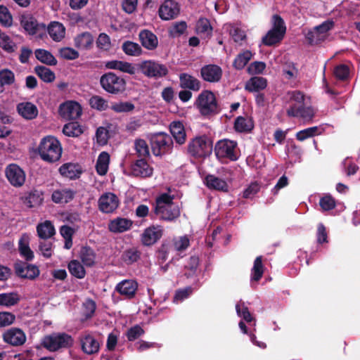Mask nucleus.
Wrapping results in <instances>:
<instances>
[{
  "label": "nucleus",
  "instance_id": "1",
  "mask_svg": "<svg viewBox=\"0 0 360 360\" xmlns=\"http://www.w3.org/2000/svg\"><path fill=\"white\" fill-rule=\"evenodd\" d=\"M290 105L286 114L290 117H297L305 123L309 124L315 117L316 110L305 101L304 94L300 91H292L288 93Z\"/></svg>",
  "mask_w": 360,
  "mask_h": 360
},
{
  "label": "nucleus",
  "instance_id": "2",
  "mask_svg": "<svg viewBox=\"0 0 360 360\" xmlns=\"http://www.w3.org/2000/svg\"><path fill=\"white\" fill-rule=\"evenodd\" d=\"M37 151L44 161L52 163L59 160L61 158L62 147L60 141L56 137L47 136L41 140Z\"/></svg>",
  "mask_w": 360,
  "mask_h": 360
},
{
  "label": "nucleus",
  "instance_id": "3",
  "mask_svg": "<svg viewBox=\"0 0 360 360\" xmlns=\"http://www.w3.org/2000/svg\"><path fill=\"white\" fill-rule=\"evenodd\" d=\"M41 345L51 352L63 351L74 345V338L65 332L52 333L41 339Z\"/></svg>",
  "mask_w": 360,
  "mask_h": 360
},
{
  "label": "nucleus",
  "instance_id": "4",
  "mask_svg": "<svg viewBox=\"0 0 360 360\" xmlns=\"http://www.w3.org/2000/svg\"><path fill=\"white\" fill-rule=\"evenodd\" d=\"M200 115L210 118L220 112L217 98L214 94L210 90H203L198 96L194 103Z\"/></svg>",
  "mask_w": 360,
  "mask_h": 360
},
{
  "label": "nucleus",
  "instance_id": "5",
  "mask_svg": "<svg viewBox=\"0 0 360 360\" xmlns=\"http://www.w3.org/2000/svg\"><path fill=\"white\" fill-rule=\"evenodd\" d=\"M212 150V141L206 135L191 139L186 147L187 153L194 158H205Z\"/></svg>",
  "mask_w": 360,
  "mask_h": 360
},
{
  "label": "nucleus",
  "instance_id": "6",
  "mask_svg": "<svg viewBox=\"0 0 360 360\" xmlns=\"http://www.w3.org/2000/svg\"><path fill=\"white\" fill-rule=\"evenodd\" d=\"M100 85L107 93L112 95L123 94L126 90V80L112 72H108L100 77Z\"/></svg>",
  "mask_w": 360,
  "mask_h": 360
},
{
  "label": "nucleus",
  "instance_id": "7",
  "mask_svg": "<svg viewBox=\"0 0 360 360\" xmlns=\"http://www.w3.org/2000/svg\"><path fill=\"white\" fill-rule=\"evenodd\" d=\"M150 146L155 156L171 154L174 148L172 138L167 133L159 132L150 138Z\"/></svg>",
  "mask_w": 360,
  "mask_h": 360
},
{
  "label": "nucleus",
  "instance_id": "8",
  "mask_svg": "<svg viewBox=\"0 0 360 360\" xmlns=\"http://www.w3.org/2000/svg\"><path fill=\"white\" fill-rule=\"evenodd\" d=\"M141 72L147 77L159 79L167 76L169 73L167 67L158 61L143 60L139 64Z\"/></svg>",
  "mask_w": 360,
  "mask_h": 360
},
{
  "label": "nucleus",
  "instance_id": "9",
  "mask_svg": "<svg viewBox=\"0 0 360 360\" xmlns=\"http://www.w3.org/2000/svg\"><path fill=\"white\" fill-rule=\"evenodd\" d=\"M237 143L228 139L220 140L217 142L214 146V153L218 158H226L231 161L238 160L236 153Z\"/></svg>",
  "mask_w": 360,
  "mask_h": 360
},
{
  "label": "nucleus",
  "instance_id": "10",
  "mask_svg": "<svg viewBox=\"0 0 360 360\" xmlns=\"http://www.w3.org/2000/svg\"><path fill=\"white\" fill-rule=\"evenodd\" d=\"M334 25L333 20H328L315 27L313 30L309 31L306 35L309 44L311 45L320 44L326 39L328 32L333 28Z\"/></svg>",
  "mask_w": 360,
  "mask_h": 360
},
{
  "label": "nucleus",
  "instance_id": "11",
  "mask_svg": "<svg viewBox=\"0 0 360 360\" xmlns=\"http://www.w3.org/2000/svg\"><path fill=\"white\" fill-rule=\"evenodd\" d=\"M58 112L62 118L67 120H74L82 115V109L78 102L68 101L60 105Z\"/></svg>",
  "mask_w": 360,
  "mask_h": 360
},
{
  "label": "nucleus",
  "instance_id": "12",
  "mask_svg": "<svg viewBox=\"0 0 360 360\" xmlns=\"http://www.w3.org/2000/svg\"><path fill=\"white\" fill-rule=\"evenodd\" d=\"M20 26L24 32L29 35H35L40 30H45L44 23H39L37 20L30 13H24L19 16Z\"/></svg>",
  "mask_w": 360,
  "mask_h": 360
},
{
  "label": "nucleus",
  "instance_id": "13",
  "mask_svg": "<svg viewBox=\"0 0 360 360\" xmlns=\"http://www.w3.org/2000/svg\"><path fill=\"white\" fill-rule=\"evenodd\" d=\"M5 175L8 182L14 187H21L25 181L24 170L16 164H9L5 169Z\"/></svg>",
  "mask_w": 360,
  "mask_h": 360
},
{
  "label": "nucleus",
  "instance_id": "14",
  "mask_svg": "<svg viewBox=\"0 0 360 360\" xmlns=\"http://www.w3.org/2000/svg\"><path fill=\"white\" fill-rule=\"evenodd\" d=\"M15 274L22 278L34 280L39 275V268L34 264H30L22 261H18L13 266Z\"/></svg>",
  "mask_w": 360,
  "mask_h": 360
},
{
  "label": "nucleus",
  "instance_id": "15",
  "mask_svg": "<svg viewBox=\"0 0 360 360\" xmlns=\"http://www.w3.org/2000/svg\"><path fill=\"white\" fill-rule=\"evenodd\" d=\"M180 216V210L178 205L174 204L170 205H165L158 211L153 210L150 213V217L152 219H156L159 217L160 219L167 221H172Z\"/></svg>",
  "mask_w": 360,
  "mask_h": 360
},
{
  "label": "nucleus",
  "instance_id": "16",
  "mask_svg": "<svg viewBox=\"0 0 360 360\" xmlns=\"http://www.w3.org/2000/svg\"><path fill=\"white\" fill-rule=\"evenodd\" d=\"M223 75V71L220 66L215 64H209L202 66L200 69L202 79L210 83L219 82Z\"/></svg>",
  "mask_w": 360,
  "mask_h": 360
},
{
  "label": "nucleus",
  "instance_id": "17",
  "mask_svg": "<svg viewBox=\"0 0 360 360\" xmlns=\"http://www.w3.org/2000/svg\"><path fill=\"white\" fill-rule=\"evenodd\" d=\"M98 209L103 213H112L119 206V199L117 196L112 193H105L98 199Z\"/></svg>",
  "mask_w": 360,
  "mask_h": 360
},
{
  "label": "nucleus",
  "instance_id": "18",
  "mask_svg": "<svg viewBox=\"0 0 360 360\" xmlns=\"http://www.w3.org/2000/svg\"><path fill=\"white\" fill-rule=\"evenodd\" d=\"M2 338L5 342L12 346L22 345L26 341L25 333L18 328H11L6 330Z\"/></svg>",
  "mask_w": 360,
  "mask_h": 360
},
{
  "label": "nucleus",
  "instance_id": "19",
  "mask_svg": "<svg viewBox=\"0 0 360 360\" xmlns=\"http://www.w3.org/2000/svg\"><path fill=\"white\" fill-rule=\"evenodd\" d=\"M163 235L160 226H150L146 229L141 235V243L145 246H150L159 240Z\"/></svg>",
  "mask_w": 360,
  "mask_h": 360
},
{
  "label": "nucleus",
  "instance_id": "20",
  "mask_svg": "<svg viewBox=\"0 0 360 360\" xmlns=\"http://www.w3.org/2000/svg\"><path fill=\"white\" fill-rule=\"evenodd\" d=\"M158 13L162 20H169L173 19L179 13L178 4L173 0H166L160 6Z\"/></svg>",
  "mask_w": 360,
  "mask_h": 360
},
{
  "label": "nucleus",
  "instance_id": "21",
  "mask_svg": "<svg viewBox=\"0 0 360 360\" xmlns=\"http://www.w3.org/2000/svg\"><path fill=\"white\" fill-rule=\"evenodd\" d=\"M153 167L143 158L137 160L131 167V173L132 176L136 177H150L153 175Z\"/></svg>",
  "mask_w": 360,
  "mask_h": 360
},
{
  "label": "nucleus",
  "instance_id": "22",
  "mask_svg": "<svg viewBox=\"0 0 360 360\" xmlns=\"http://www.w3.org/2000/svg\"><path fill=\"white\" fill-rule=\"evenodd\" d=\"M138 289V283L134 280H124L117 284L115 290L128 299L133 298Z\"/></svg>",
  "mask_w": 360,
  "mask_h": 360
},
{
  "label": "nucleus",
  "instance_id": "23",
  "mask_svg": "<svg viewBox=\"0 0 360 360\" xmlns=\"http://www.w3.org/2000/svg\"><path fill=\"white\" fill-rule=\"evenodd\" d=\"M170 133L176 143L182 146L186 141V133L182 122L180 121H174L169 124Z\"/></svg>",
  "mask_w": 360,
  "mask_h": 360
},
{
  "label": "nucleus",
  "instance_id": "24",
  "mask_svg": "<svg viewBox=\"0 0 360 360\" xmlns=\"http://www.w3.org/2000/svg\"><path fill=\"white\" fill-rule=\"evenodd\" d=\"M59 172L64 177L70 179H76L79 178L82 173V169L79 164L68 162L60 167Z\"/></svg>",
  "mask_w": 360,
  "mask_h": 360
},
{
  "label": "nucleus",
  "instance_id": "25",
  "mask_svg": "<svg viewBox=\"0 0 360 360\" xmlns=\"http://www.w3.org/2000/svg\"><path fill=\"white\" fill-rule=\"evenodd\" d=\"M133 225L131 219L117 217L110 221L108 229L112 233H123L129 230Z\"/></svg>",
  "mask_w": 360,
  "mask_h": 360
},
{
  "label": "nucleus",
  "instance_id": "26",
  "mask_svg": "<svg viewBox=\"0 0 360 360\" xmlns=\"http://www.w3.org/2000/svg\"><path fill=\"white\" fill-rule=\"evenodd\" d=\"M82 350L87 354H94L99 351L98 342L90 334L82 336L80 339Z\"/></svg>",
  "mask_w": 360,
  "mask_h": 360
},
{
  "label": "nucleus",
  "instance_id": "27",
  "mask_svg": "<svg viewBox=\"0 0 360 360\" xmlns=\"http://www.w3.org/2000/svg\"><path fill=\"white\" fill-rule=\"evenodd\" d=\"M204 183L210 189L223 192L229 191V186L226 181L214 174H207L205 177Z\"/></svg>",
  "mask_w": 360,
  "mask_h": 360
},
{
  "label": "nucleus",
  "instance_id": "28",
  "mask_svg": "<svg viewBox=\"0 0 360 360\" xmlns=\"http://www.w3.org/2000/svg\"><path fill=\"white\" fill-rule=\"evenodd\" d=\"M139 39L142 46L148 50H154L158 45L157 36L148 30H141L139 33Z\"/></svg>",
  "mask_w": 360,
  "mask_h": 360
},
{
  "label": "nucleus",
  "instance_id": "29",
  "mask_svg": "<svg viewBox=\"0 0 360 360\" xmlns=\"http://www.w3.org/2000/svg\"><path fill=\"white\" fill-rule=\"evenodd\" d=\"M18 114L26 120H33L38 115L37 106L31 102H22L17 105Z\"/></svg>",
  "mask_w": 360,
  "mask_h": 360
},
{
  "label": "nucleus",
  "instance_id": "30",
  "mask_svg": "<svg viewBox=\"0 0 360 360\" xmlns=\"http://www.w3.org/2000/svg\"><path fill=\"white\" fill-rule=\"evenodd\" d=\"M75 194L76 191L70 188L56 190L51 195V199L55 203H68L74 199Z\"/></svg>",
  "mask_w": 360,
  "mask_h": 360
},
{
  "label": "nucleus",
  "instance_id": "31",
  "mask_svg": "<svg viewBox=\"0 0 360 360\" xmlns=\"http://www.w3.org/2000/svg\"><path fill=\"white\" fill-rule=\"evenodd\" d=\"M23 203L30 208L39 206L43 200V193L38 190H32L22 198Z\"/></svg>",
  "mask_w": 360,
  "mask_h": 360
},
{
  "label": "nucleus",
  "instance_id": "32",
  "mask_svg": "<svg viewBox=\"0 0 360 360\" xmlns=\"http://www.w3.org/2000/svg\"><path fill=\"white\" fill-rule=\"evenodd\" d=\"M179 82L180 86L183 89L198 91L201 87L200 82L197 78L187 73L180 74Z\"/></svg>",
  "mask_w": 360,
  "mask_h": 360
},
{
  "label": "nucleus",
  "instance_id": "33",
  "mask_svg": "<svg viewBox=\"0 0 360 360\" xmlns=\"http://www.w3.org/2000/svg\"><path fill=\"white\" fill-rule=\"evenodd\" d=\"M212 27L206 18H200L196 22L195 31L201 38L209 39L212 35Z\"/></svg>",
  "mask_w": 360,
  "mask_h": 360
},
{
  "label": "nucleus",
  "instance_id": "34",
  "mask_svg": "<svg viewBox=\"0 0 360 360\" xmlns=\"http://www.w3.org/2000/svg\"><path fill=\"white\" fill-rule=\"evenodd\" d=\"M47 31L51 38L55 41H60L65 34V28L59 22H51L47 27Z\"/></svg>",
  "mask_w": 360,
  "mask_h": 360
},
{
  "label": "nucleus",
  "instance_id": "35",
  "mask_svg": "<svg viewBox=\"0 0 360 360\" xmlns=\"http://www.w3.org/2000/svg\"><path fill=\"white\" fill-rule=\"evenodd\" d=\"M94 43V37L89 32H82L74 39L75 47L80 49H91Z\"/></svg>",
  "mask_w": 360,
  "mask_h": 360
},
{
  "label": "nucleus",
  "instance_id": "36",
  "mask_svg": "<svg viewBox=\"0 0 360 360\" xmlns=\"http://www.w3.org/2000/svg\"><path fill=\"white\" fill-rule=\"evenodd\" d=\"M105 68L110 70H118L122 72H126L130 75L135 74V68L131 63L121 61V60H110L108 61L105 65Z\"/></svg>",
  "mask_w": 360,
  "mask_h": 360
},
{
  "label": "nucleus",
  "instance_id": "37",
  "mask_svg": "<svg viewBox=\"0 0 360 360\" xmlns=\"http://www.w3.org/2000/svg\"><path fill=\"white\" fill-rule=\"evenodd\" d=\"M267 86L266 79L262 77H252L245 84V90L250 92H259Z\"/></svg>",
  "mask_w": 360,
  "mask_h": 360
},
{
  "label": "nucleus",
  "instance_id": "38",
  "mask_svg": "<svg viewBox=\"0 0 360 360\" xmlns=\"http://www.w3.org/2000/svg\"><path fill=\"white\" fill-rule=\"evenodd\" d=\"M37 232L38 236L43 240L50 238L56 233L53 225L50 221L48 220L37 225Z\"/></svg>",
  "mask_w": 360,
  "mask_h": 360
},
{
  "label": "nucleus",
  "instance_id": "39",
  "mask_svg": "<svg viewBox=\"0 0 360 360\" xmlns=\"http://www.w3.org/2000/svg\"><path fill=\"white\" fill-rule=\"evenodd\" d=\"M234 129L238 132H250L254 128L252 120L248 117L238 116L234 122Z\"/></svg>",
  "mask_w": 360,
  "mask_h": 360
},
{
  "label": "nucleus",
  "instance_id": "40",
  "mask_svg": "<svg viewBox=\"0 0 360 360\" xmlns=\"http://www.w3.org/2000/svg\"><path fill=\"white\" fill-rule=\"evenodd\" d=\"M79 257L82 263L86 266H93L95 264L96 253L89 246H83L79 251Z\"/></svg>",
  "mask_w": 360,
  "mask_h": 360
},
{
  "label": "nucleus",
  "instance_id": "41",
  "mask_svg": "<svg viewBox=\"0 0 360 360\" xmlns=\"http://www.w3.org/2000/svg\"><path fill=\"white\" fill-rule=\"evenodd\" d=\"M283 32H278L274 30H270L262 37V43L265 46H272L279 44L284 37Z\"/></svg>",
  "mask_w": 360,
  "mask_h": 360
},
{
  "label": "nucleus",
  "instance_id": "42",
  "mask_svg": "<svg viewBox=\"0 0 360 360\" xmlns=\"http://www.w3.org/2000/svg\"><path fill=\"white\" fill-rule=\"evenodd\" d=\"M15 82V74L8 68L0 70V94L5 90V86H11Z\"/></svg>",
  "mask_w": 360,
  "mask_h": 360
},
{
  "label": "nucleus",
  "instance_id": "43",
  "mask_svg": "<svg viewBox=\"0 0 360 360\" xmlns=\"http://www.w3.org/2000/svg\"><path fill=\"white\" fill-rule=\"evenodd\" d=\"M63 132L69 137H78L83 134L84 130L78 122H70L64 125Z\"/></svg>",
  "mask_w": 360,
  "mask_h": 360
},
{
  "label": "nucleus",
  "instance_id": "44",
  "mask_svg": "<svg viewBox=\"0 0 360 360\" xmlns=\"http://www.w3.org/2000/svg\"><path fill=\"white\" fill-rule=\"evenodd\" d=\"M35 57L42 63L48 65H56L57 60L53 54L45 49H38L34 51Z\"/></svg>",
  "mask_w": 360,
  "mask_h": 360
},
{
  "label": "nucleus",
  "instance_id": "45",
  "mask_svg": "<svg viewBox=\"0 0 360 360\" xmlns=\"http://www.w3.org/2000/svg\"><path fill=\"white\" fill-rule=\"evenodd\" d=\"M110 155L107 152H101L97 159L96 169L99 175H105L108 169Z\"/></svg>",
  "mask_w": 360,
  "mask_h": 360
},
{
  "label": "nucleus",
  "instance_id": "46",
  "mask_svg": "<svg viewBox=\"0 0 360 360\" xmlns=\"http://www.w3.org/2000/svg\"><path fill=\"white\" fill-rule=\"evenodd\" d=\"M36 75L44 82L51 83L55 80V73L49 68L37 65L34 68Z\"/></svg>",
  "mask_w": 360,
  "mask_h": 360
},
{
  "label": "nucleus",
  "instance_id": "47",
  "mask_svg": "<svg viewBox=\"0 0 360 360\" xmlns=\"http://www.w3.org/2000/svg\"><path fill=\"white\" fill-rule=\"evenodd\" d=\"M141 252L136 248H131L124 250L121 259L127 264H132L137 262L141 257Z\"/></svg>",
  "mask_w": 360,
  "mask_h": 360
},
{
  "label": "nucleus",
  "instance_id": "48",
  "mask_svg": "<svg viewBox=\"0 0 360 360\" xmlns=\"http://www.w3.org/2000/svg\"><path fill=\"white\" fill-rule=\"evenodd\" d=\"M321 134V129L315 126L297 131L295 134L297 140L303 141L307 139L314 137Z\"/></svg>",
  "mask_w": 360,
  "mask_h": 360
},
{
  "label": "nucleus",
  "instance_id": "49",
  "mask_svg": "<svg viewBox=\"0 0 360 360\" xmlns=\"http://www.w3.org/2000/svg\"><path fill=\"white\" fill-rule=\"evenodd\" d=\"M264 269L262 257H257L254 261L253 267L251 270V280L254 281H259L263 276Z\"/></svg>",
  "mask_w": 360,
  "mask_h": 360
},
{
  "label": "nucleus",
  "instance_id": "50",
  "mask_svg": "<svg viewBox=\"0 0 360 360\" xmlns=\"http://www.w3.org/2000/svg\"><path fill=\"white\" fill-rule=\"evenodd\" d=\"M252 57L251 51L246 50L237 55L233 60V66L236 70H242Z\"/></svg>",
  "mask_w": 360,
  "mask_h": 360
},
{
  "label": "nucleus",
  "instance_id": "51",
  "mask_svg": "<svg viewBox=\"0 0 360 360\" xmlns=\"http://www.w3.org/2000/svg\"><path fill=\"white\" fill-rule=\"evenodd\" d=\"M18 250L20 255L27 261L30 262L34 259V252L29 246L28 241H25L22 237L18 242Z\"/></svg>",
  "mask_w": 360,
  "mask_h": 360
},
{
  "label": "nucleus",
  "instance_id": "52",
  "mask_svg": "<svg viewBox=\"0 0 360 360\" xmlns=\"http://www.w3.org/2000/svg\"><path fill=\"white\" fill-rule=\"evenodd\" d=\"M0 47L7 53H13L16 48V44L11 38L5 32L0 30Z\"/></svg>",
  "mask_w": 360,
  "mask_h": 360
},
{
  "label": "nucleus",
  "instance_id": "53",
  "mask_svg": "<svg viewBox=\"0 0 360 360\" xmlns=\"http://www.w3.org/2000/svg\"><path fill=\"white\" fill-rule=\"evenodd\" d=\"M70 273L77 278H83L86 275V271L83 265L77 260H72L68 264Z\"/></svg>",
  "mask_w": 360,
  "mask_h": 360
},
{
  "label": "nucleus",
  "instance_id": "54",
  "mask_svg": "<svg viewBox=\"0 0 360 360\" xmlns=\"http://www.w3.org/2000/svg\"><path fill=\"white\" fill-rule=\"evenodd\" d=\"M122 49L128 56H137L141 54L142 49L137 43L126 41L122 44Z\"/></svg>",
  "mask_w": 360,
  "mask_h": 360
},
{
  "label": "nucleus",
  "instance_id": "55",
  "mask_svg": "<svg viewBox=\"0 0 360 360\" xmlns=\"http://www.w3.org/2000/svg\"><path fill=\"white\" fill-rule=\"evenodd\" d=\"M89 103L91 108L98 111H105L109 108L108 101L98 95L92 96Z\"/></svg>",
  "mask_w": 360,
  "mask_h": 360
},
{
  "label": "nucleus",
  "instance_id": "56",
  "mask_svg": "<svg viewBox=\"0 0 360 360\" xmlns=\"http://www.w3.org/2000/svg\"><path fill=\"white\" fill-rule=\"evenodd\" d=\"M174 196L170 195L168 193H164L158 196L155 199V202L153 204V210L156 211L160 210L165 205L168 206L174 204L173 202Z\"/></svg>",
  "mask_w": 360,
  "mask_h": 360
},
{
  "label": "nucleus",
  "instance_id": "57",
  "mask_svg": "<svg viewBox=\"0 0 360 360\" xmlns=\"http://www.w3.org/2000/svg\"><path fill=\"white\" fill-rule=\"evenodd\" d=\"M134 148L140 158L146 159L150 156L149 147L144 139H136L134 142Z\"/></svg>",
  "mask_w": 360,
  "mask_h": 360
},
{
  "label": "nucleus",
  "instance_id": "58",
  "mask_svg": "<svg viewBox=\"0 0 360 360\" xmlns=\"http://www.w3.org/2000/svg\"><path fill=\"white\" fill-rule=\"evenodd\" d=\"M20 301L19 295L16 292L1 293L0 305L6 307L14 306Z\"/></svg>",
  "mask_w": 360,
  "mask_h": 360
},
{
  "label": "nucleus",
  "instance_id": "59",
  "mask_svg": "<svg viewBox=\"0 0 360 360\" xmlns=\"http://www.w3.org/2000/svg\"><path fill=\"white\" fill-rule=\"evenodd\" d=\"M110 108L117 113L130 112L134 110L135 105L129 101H120L114 103Z\"/></svg>",
  "mask_w": 360,
  "mask_h": 360
},
{
  "label": "nucleus",
  "instance_id": "60",
  "mask_svg": "<svg viewBox=\"0 0 360 360\" xmlns=\"http://www.w3.org/2000/svg\"><path fill=\"white\" fill-rule=\"evenodd\" d=\"M186 29L187 24L185 21L176 22L170 27L169 34L173 38L179 37L186 32Z\"/></svg>",
  "mask_w": 360,
  "mask_h": 360
},
{
  "label": "nucleus",
  "instance_id": "61",
  "mask_svg": "<svg viewBox=\"0 0 360 360\" xmlns=\"http://www.w3.org/2000/svg\"><path fill=\"white\" fill-rule=\"evenodd\" d=\"M0 24L5 27H10L13 24V16L4 5H0Z\"/></svg>",
  "mask_w": 360,
  "mask_h": 360
},
{
  "label": "nucleus",
  "instance_id": "62",
  "mask_svg": "<svg viewBox=\"0 0 360 360\" xmlns=\"http://www.w3.org/2000/svg\"><path fill=\"white\" fill-rule=\"evenodd\" d=\"M173 249V245L169 241H163L158 250V258L161 262H165L168 259L169 252Z\"/></svg>",
  "mask_w": 360,
  "mask_h": 360
},
{
  "label": "nucleus",
  "instance_id": "63",
  "mask_svg": "<svg viewBox=\"0 0 360 360\" xmlns=\"http://www.w3.org/2000/svg\"><path fill=\"white\" fill-rule=\"evenodd\" d=\"M333 75L337 79L345 81L349 77V68L345 64L338 65L334 68Z\"/></svg>",
  "mask_w": 360,
  "mask_h": 360
},
{
  "label": "nucleus",
  "instance_id": "64",
  "mask_svg": "<svg viewBox=\"0 0 360 360\" xmlns=\"http://www.w3.org/2000/svg\"><path fill=\"white\" fill-rule=\"evenodd\" d=\"M319 205L323 210L329 211L335 207L336 202L330 195H325L321 198Z\"/></svg>",
  "mask_w": 360,
  "mask_h": 360
}]
</instances>
